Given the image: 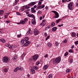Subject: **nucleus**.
Here are the masks:
<instances>
[{
  "label": "nucleus",
  "mask_w": 78,
  "mask_h": 78,
  "mask_svg": "<svg viewBox=\"0 0 78 78\" xmlns=\"http://www.w3.org/2000/svg\"><path fill=\"white\" fill-rule=\"evenodd\" d=\"M36 3V2H32L29 4L28 5L25 6L24 7L26 9H29L30 8V6H33V5H35Z\"/></svg>",
  "instance_id": "3"
},
{
  "label": "nucleus",
  "mask_w": 78,
  "mask_h": 78,
  "mask_svg": "<svg viewBox=\"0 0 78 78\" xmlns=\"http://www.w3.org/2000/svg\"><path fill=\"white\" fill-rule=\"evenodd\" d=\"M33 68L35 69V70H38L39 69V68L37 66H33Z\"/></svg>",
  "instance_id": "18"
},
{
  "label": "nucleus",
  "mask_w": 78,
  "mask_h": 78,
  "mask_svg": "<svg viewBox=\"0 0 78 78\" xmlns=\"http://www.w3.org/2000/svg\"><path fill=\"white\" fill-rule=\"evenodd\" d=\"M38 58V55H34L33 57V58L34 61L37 60Z\"/></svg>",
  "instance_id": "7"
},
{
  "label": "nucleus",
  "mask_w": 78,
  "mask_h": 78,
  "mask_svg": "<svg viewBox=\"0 0 78 78\" xmlns=\"http://www.w3.org/2000/svg\"><path fill=\"white\" fill-rule=\"evenodd\" d=\"M3 13H4V11L3 10H0V15H2Z\"/></svg>",
  "instance_id": "23"
},
{
  "label": "nucleus",
  "mask_w": 78,
  "mask_h": 78,
  "mask_svg": "<svg viewBox=\"0 0 78 78\" xmlns=\"http://www.w3.org/2000/svg\"><path fill=\"white\" fill-rule=\"evenodd\" d=\"M31 17L32 18H33V19H35V16H34V15L32 14L31 15Z\"/></svg>",
  "instance_id": "31"
},
{
  "label": "nucleus",
  "mask_w": 78,
  "mask_h": 78,
  "mask_svg": "<svg viewBox=\"0 0 78 78\" xmlns=\"http://www.w3.org/2000/svg\"><path fill=\"white\" fill-rule=\"evenodd\" d=\"M49 78H52L53 76L51 74H49Z\"/></svg>",
  "instance_id": "40"
},
{
  "label": "nucleus",
  "mask_w": 78,
  "mask_h": 78,
  "mask_svg": "<svg viewBox=\"0 0 78 78\" xmlns=\"http://www.w3.org/2000/svg\"><path fill=\"white\" fill-rule=\"evenodd\" d=\"M69 62L71 63H72V62H73V59H70L69 60Z\"/></svg>",
  "instance_id": "50"
},
{
  "label": "nucleus",
  "mask_w": 78,
  "mask_h": 78,
  "mask_svg": "<svg viewBox=\"0 0 78 78\" xmlns=\"http://www.w3.org/2000/svg\"><path fill=\"white\" fill-rule=\"evenodd\" d=\"M69 55V53L67 52H66L64 54V56H67Z\"/></svg>",
  "instance_id": "33"
},
{
  "label": "nucleus",
  "mask_w": 78,
  "mask_h": 78,
  "mask_svg": "<svg viewBox=\"0 0 78 78\" xmlns=\"http://www.w3.org/2000/svg\"><path fill=\"white\" fill-rule=\"evenodd\" d=\"M73 4L72 2H70L68 5V8L70 10H72L73 9Z\"/></svg>",
  "instance_id": "4"
},
{
  "label": "nucleus",
  "mask_w": 78,
  "mask_h": 78,
  "mask_svg": "<svg viewBox=\"0 0 78 78\" xmlns=\"http://www.w3.org/2000/svg\"><path fill=\"white\" fill-rule=\"evenodd\" d=\"M23 68L21 67L20 68H19V70H23Z\"/></svg>",
  "instance_id": "45"
},
{
  "label": "nucleus",
  "mask_w": 78,
  "mask_h": 78,
  "mask_svg": "<svg viewBox=\"0 0 78 78\" xmlns=\"http://www.w3.org/2000/svg\"><path fill=\"white\" fill-rule=\"evenodd\" d=\"M66 1H67V0H62V2H65Z\"/></svg>",
  "instance_id": "61"
},
{
  "label": "nucleus",
  "mask_w": 78,
  "mask_h": 78,
  "mask_svg": "<svg viewBox=\"0 0 78 78\" xmlns=\"http://www.w3.org/2000/svg\"><path fill=\"white\" fill-rule=\"evenodd\" d=\"M62 26H63V24H61V25H58V27H62Z\"/></svg>",
  "instance_id": "60"
},
{
  "label": "nucleus",
  "mask_w": 78,
  "mask_h": 78,
  "mask_svg": "<svg viewBox=\"0 0 78 78\" xmlns=\"http://www.w3.org/2000/svg\"><path fill=\"white\" fill-rule=\"evenodd\" d=\"M27 33L28 34H31V29H30L27 31Z\"/></svg>",
  "instance_id": "24"
},
{
  "label": "nucleus",
  "mask_w": 78,
  "mask_h": 78,
  "mask_svg": "<svg viewBox=\"0 0 78 78\" xmlns=\"http://www.w3.org/2000/svg\"><path fill=\"white\" fill-rule=\"evenodd\" d=\"M40 63V62L38 61L36 62V66H37L38 65H39V64Z\"/></svg>",
  "instance_id": "37"
},
{
  "label": "nucleus",
  "mask_w": 78,
  "mask_h": 78,
  "mask_svg": "<svg viewBox=\"0 0 78 78\" xmlns=\"http://www.w3.org/2000/svg\"><path fill=\"white\" fill-rule=\"evenodd\" d=\"M19 68L18 67H17L14 69V72H16L19 70Z\"/></svg>",
  "instance_id": "16"
},
{
  "label": "nucleus",
  "mask_w": 78,
  "mask_h": 78,
  "mask_svg": "<svg viewBox=\"0 0 78 78\" xmlns=\"http://www.w3.org/2000/svg\"><path fill=\"white\" fill-rule=\"evenodd\" d=\"M76 6V7H78V2H76L75 3Z\"/></svg>",
  "instance_id": "53"
},
{
  "label": "nucleus",
  "mask_w": 78,
  "mask_h": 78,
  "mask_svg": "<svg viewBox=\"0 0 78 78\" xmlns=\"http://www.w3.org/2000/svg\"><path fill=\"white\" fill-rule=\"evenodd\" d=\"M55 25V23L54 22H53L51 24V27H53Z\"/></svg>",
  "instance_id": "39"
},
{
  "label": "nucleus",
  "mask_w": 78,
  "mask_h": 78,
  "mask_svg": "<svg viewBox=\"0 0 78 78\" xmlns=\"http://www.w3.org/2000/svg\"><path fill=\"white\" fill-rule=\"evenodd\" d=\"M48 45L49 47H51V45H52V44L51 43H49L48 44Z\"/></svg>",
  "instance_id": "38"
},
{
  "label": "nucleus",
  "mask_w": 78,
  "mask_h": 78,
  "mask_svg": "<svg viewBox=\"0 0 78 78\" xmlns=\"http://www.w3.org/2000/svg\"><path fill=\"white\" fill-rule=\"evenodd\" d=\"M16 14L17 15H20V13L19 12H17V13H16Z\"/></svg>",
  "instance_id": "64"
},
{
  "label": "nucleus",
  "mask_w": 78,
  "mask_h": 78,
  "mask_svg": "<svg viewBox=\"0 0 78 78\" xmlns=\"http://www.w3.org/2000/svg\"><path fill=\"white\" fill-rule=\"evenodd\" d=\"M27 43L29 44V45H30V44H31V42L30 41H27Z\"/></svg>",
  "instance_id": "54"
},
{
  "label": "nucleus",
  "mask_w": 78,
  "mask_h": 78,
  "mask_svg": "<svg viewBox=\"0 0 78 78\" xmlns=\"http://www.w3.org/2000/svg\"><path fill=\"white\" fill-rule=\"evenodd\" d=\"M40 25H41V26H45V24H44V23H42L40 24Z\"/></svg>",
  "instance_id": "42"
},
{
  "label": "nucleus",
  "mask_w": 78,
  "mask_h": 78,
  "mask_svg": "<svg viewBox=\"0 0 78 78\" xmlns=\"http://www.w3.org/2000/svg\"><path fill=\"white\" fill-rule=\"evenodd\" d=\"M52 12H54V13L55 15V16H54L55 18H58V17H59V15L58 12L55 11H52Z\"/></svg>",
  "instance_id": "5"
},
{
  "label": "nucleus",
  "mask_w": 78,
  "mask_h": 78,
  "mask_svg": "<svg viewBox=\"0 0 78 78\" xmlns=\"http://www.w3.org/2000/svg\"><path fill=\"white\" fill-rule=\"evenodd\" d=\"M32 23L33 25H36V20L35 19H32Z\"/></svg>",
  "instance_id": "11"
},
{
  "label": "nucleus",
  "mask_w": 78,
  "mask_h": 78,
  "mask_svg": "<svg viewBox=\"0 0 78 78\" xmlns=\"http://www.w3.org/2000/svg\"><path fill=\"white\" fill-rule=\"evenodd\" d=\"M74 47V45H73L71 46V48H73Z\"/></svg>",
  "instance_id": "63"
},
{
  "label": "nucleus",
  "mask_w": 78,
  "mask_h": 78,
  "mask_svg": "<svg viewBox=\"0 0 78 78\" xmlns=\"http://www.w3.org/2000/svg\"><path fill=\"white\" fill-rule=\"evenodd\" d=\"M20 22L21 24H24V23H25V22L24 21V20H21L20 21Z\"/></svg>",
  "instance_id": "21"
},
{
  "label": "nucleus",
  "mask_w": 78,
  "mask_h": 78,
  "mask_svg": "<svg viewBox=\"0 0 78 78\" xmlns=\"http://www.w3.org/2000/svg\"><path fill=\"white\" fill-rule=\"evenodd\" d=\"M61 20V19H59L58 20H56V23H58V22H59V21H60Z\"/></svg>",
  "instance_id": "47"
},
{
  "label": "nucleus",
  "mask_w": 78,
  "mask_h": 78,
  "mask_svg": "<svg viewBox=\"0 0 78 78\" xmlns=\"http://www.w3.org/2000/svg\"><path fill=\"white\" fill-rule=\"evenodd\" d=\"M63 43H67V40L66 39L63 41Z\"/></svg>",
  "instance_id": "29"
},
{
  "label": "nucleus",
  "mask_w": 78,
  "mask_h": 78,
  "mask_svg": "<svg viewBox=\"0 0 78 78\" xmlns=\"http://www.w3.org/2000/svg\"><path fill=\"white\" fill-rule=\"evenodd\" d=\"M55 45L58 47L59 45V43H58V42H56L55 44Z\"/></svg>",
  "instance_id": "22"
},
{
  "label": "nucleus",
  "mask_w": 78,
  "mask_h": 78,
  "mask_svg": "<svg viewBox=\"0 0 78 78\" xmlns=\"http://www.w3.org/2000/svg\"><path fill=\"white\" fill-rule=\"evenodd\" d=\"M51 27V26L50 25H48V26L47 27H46V28H45V29H46V30H47L48 29H49V28H50Z\"/></svg>",
  "instance_id": "26"
},
{
  "label": "nucleus",
  "mask_w": 78,
  "mask_h": 78,
  "mask_svg": "<svg viewBox=\"0 0 78 78\" xmlns=\"http://www.w3.org/2000/svg\"><path fill=\"white\" fill-rule=\"evenodd\" d=\"M42 19V16H40V20H41Z\"/></svg>",
  "instance_id": "57"
},
{
  "label": "nucleus",
  "mask_w": 78,
  "mask_h": 78,
  "mask_svg": "<svg viewBox=\"0 0 78 78\" xmlns=\"http://www.w3.org/2000/svg\"><path fill=\"white\" fill-rule=\"evenodd\" d=\"M24 21H27V20H28V18H26L25 19H24Z\"/></svg>",
  "instance_id": "55"
},
{
  "label": "nucleus",
  "mask_w": 78,
  "mask_h": 78,
  "mask_svg": "<svg viewBox=\"0 0 78 78\" xmlns=\"http://www.w3.org/2000/svg\"><path fill=\"white\" fill-rule=\"evenodd\" d=\"M25 7H24V6H23V8L21 9V11H24L25 10Z\"/></svg>",
  "instance_id": "27"
},
{
  "label": "nucleus",
  "mask_w": 78,
  "mask_h": 78,
  "mask_svg": "<svg viewBox=\"0 0 78 78\" xmlns=\"http://www.w3.org/2000/svg\"><path fill=\"white\" fill-rule=\"evenodd\" d=\"M70 72V69H68L66 70L67 73H69Z\"/></svg>",
  "instance_id": "35"
},
{
  "label": "nucleus",
  "mask_w": 78,
  "mask_h": 78,
  "mask_svg": "<svg viewBox=\"0 0 78 78\" xmlns=\"http://www.w3.org/2000/svg\"><path fill=\"white\" fill-rule=\"evenodd\" d=\"M30 70L32 72V73L33 74H34L35 73V70H34V69L32 68L31 69H30Z\"/></svg>",
  "instance_id": "15"
},
{
  "label": "nucleus",
  "mask_w": 78,
  "mask_h": 78,
  "mask_svg": "<svg viewBox=\"0 0 78 78\" xmlns=\"http://www.w3.org/2000/svg\"><path fill=\"white\" fill-rule=\"evenodd\" d=\"M19 0H15V2H14L13 3L14 5H16L17 3L19 2Z\"/></svg>",
  "instance_id": "19"
},
{
  "label": "nucleus",
  "mask_w": 78,
  "mask_h": 78,
  "mask_svg": "<svg viewBox=\"0 0 78 78\" xmlns=\"http://www.w3.org/2000/svg\"><path fill=\"white\" fill-rule=\"evenodd\" d=\"M45 7V5H42L39 6V5H37V9H43Z\"/></svg>",
  "instance_id": "6"
},
{
  "label": "nucleus",
  "mask_w": 78,
  "mask_h": 78,
  "mask_svg": "<svg viewBox=\"0 0 78 78\" xmlns=\"http://www.w3.org/2000/svg\"><path fill=\"white\" fill-rule=\"evenodd\" d=\"M71 36L73 37H75L76 36V34L74 32H72L71 34Z\"/></svg>",
  "instance_id": "10"
},
{
  "label": "nucleus",
  "mask_w": 78,
  "mask_h": 78,
  "mask_svg": "<svg viewBox=\"0 0 78 78\" xmlns=\"http://www.w3.org/2000/svg\"><path fill=\"white\" fill-rule=\"evenodd\" d=\"M25 56V54L24 53L20 57V60L21 61H23V60Z\"/></svg>",
  "instance_id": "8"
},
{
  "label": "nucleus",
  "mask_w": 78,
  "mask_h": 78,
  "mask_svg": "<svg viewBox=\"0 0 78 78\" xmlns=\"http://www.w3.org/2000/svg\"><path fill=\"white\" fill-rule=\"evenodd\" d=\"M44 35L45 36H47V33H45L44 34Z\"/></svg>",
  "instance_id": "62"
},
{
  "label": "nucleus",
  "mask_w": 78,
  "mask_h": 78,
  "mask_svg": "<svg viewBox=\"0 0 78 78\" xmlns=\"http://www.w3.org/2000/svg\"><path fill=\"white\" fill-rule=\"evenodd\" d=\"M61 58L60 56H59L57 58H54L53 60V64H58L61 61Z\"/></svg>",
  "instance_id": "1"
},
{
  "label": "nucleus",
  "mask_w": 78,
  "mask_h": 78,
  "mask_svg": "<svg viewBox=\"0 0 78 78\" xmlns=\"http://www.w3.org/2000/svg\"><path fill=\"white\" fill-rule=\"evenodd\" d=\"M75 44H76V45H77V44H78V41H77L76 42H75Z\"/></svg>",
  "instance_id": "56"
},
{
  "label": "nucleus",
  "mask_w": 78,
  "mask_h": 78,
  "mask_svg": "<svg viewBox=\"0 0 78 78\" xmlns=\"http://www.w3.org/2000/svg\"><path fill=\"white\" fill-rule=\"evenodd\" d=\"M69 53H73V50L70 49L69 50Z\"/></svg>",
  "instance_id": "41"
},
{
  "label": "nucleus",
  "mask_w": 78,
  "mask_h": 78,
  "mask_svg": "<svg viewBox=\"0 0 78 78\" xmlns=\"http://www.w3.org/2000/svg\"><path fill=\"white\" fill-rule=\"evenodd\" d=\"M24 42H25V41H24V40L22 39L21 41L20 44H24Z\"/></svg>",
  "instance_id": "25"
},
{
  "label": "nucleus",
  "mask_w": 78,
  "mask_h": 78,
  "mask_svg": "<svg viewBox=\"0 0 78 78\" xmlns=\"http://www.w3.org/2000/svg\"><path fill=\"white\" fill-rule=\"evenodd\" d=\"M0 41H1L2 43H5L6 42V41L4 39L2 38L0 39Z\"/></svg>",
  "instance_id": "17"
},
{
  "label": "nucleus",
  "mask_w": 78,
  "mask_h": 78,
  "mask_svg": "<svg viewBox=\"0 0 78 78\" xmlns=\"http://www.w3.org/2000/svg\"><path fill=\"white\" fill-rule=\"evenodd\" d=\"M48 57V55L46 54L44 55L45 58H47Z\"/></svg>",
  "instance_id": "58"
},
{
  "label": "nucleus",
  "mask_w": 78,
  "mask_h": 78,
  "mask_svg": "<svg viewBox=\"0 0 78 78\" xmlns=\"http://www.w3.org/2000/svg\"><path fill=\"white\" fill-rule=\"evenodd\" d=\"M10 14V12L7 13L5 14V15L6 16H7L8 15H9V14Z\"/></svg>",
  "instance_id": "46"
},
{
  "label": "nucleus",
  "mask_w": 78,
  "mask_h": 78,
  "mask_svg": "<svg viewBox=\"0 0 78 78\" xmlns=\"http://www.w3.org/2000/svg\"><path fill=\"white\" fill-rule=\"evenodd\" d=\"M27 16L29 17H31V15L30 14H29L27 15Z\"/></svg>",
  "instance_id": "51"
},
{
  "label": "nucleus",
  "mask_w": 78,
  "mask_h": 78,
  "mask_svg": "<svg viewBox=\"0 0 78 78\" xmlns=\"http://www.w3.org/2000/svg\"><path fill=\"white\" fill-rule=\"evenodd\" d=\"M5 46H6V47H9V44H5Z\"/></svg>",
  "instance_id": "52"
},
{
  "label": "nucleus",
  "mask_w": 78,
  "mask_h": 78,
  "mask_svg": "<svg viewBox=\"0 0 78 78\" xmlns=\"http://www.w3.org/2000/svg\"><path fill=\"white\" fill-rule=\"evenodd\" d=\"M56 30H57V27H54L52 29V30L53 31H56Z\"/></svg>",
  "instance_id": "14"
},
{
  "label": "nucleus",
  "mask_w": 78,
  "mask_h": 78,
  "mask_svg": "<svg viewBox=\"0 0 78 78\" xmlns=\"http://www.w3.org/2000/svg\"><path fill=\"white\" fill-rule=\"evenodd\" d=\"M62 26H63V24H61V25H58V27H62Z\"/></svg>",
  "instance_id": "59"
},
{
  "label": "nucleus",
  "mask_w": 78,
  "mask_h": 78,
  "mask_svg": "<svg viewBox=\"0 0 78 78\" xmlns=\"http://www.w3.org/2000/svg\"><path fill=\"white\" fill-rule=\"evenodd\" d=\"M37 13L39 14H41L42 13V12L41 11H38L37 12Z\"/></svg>",
  "instance_id": "43"
},
{
  "label": "nucleus",
  "mask_w": 78,
  "mask_h": 78,
  "mask_svg": "<svg viewBox=\"0 0 78 78\" xmlns=\"http://www.w3.org/2000/svg\"><path fill=\"white\" fill-rule=\"evenodd\" d=\"M14 8L15 9H16V10H17L18 9V8H19V7L18 6H15Z\"/></svg>",
  "instance_id": "34"
},
{
  "label": "nucleus",
  "mask_w": 78,
  "mask_h": 78,
  "mask_svg": "<svg viewBox=\"0 0 78 78\" xmlns=\"http://www.w3.org/2000/svg\"><path fill=\"white\" fill-rule=\"evenodd\" d=\"M38 5H42L41 2V1H40V2H38Z\"/></svg>",
  "instance_id": "49"
},
{
  "label": "nucleus",
  "mask_w": 78,
  "mask_h": 78,
  "mask_svg": "<svg viewBox=\"0 0 78 78\" xmlns=\"http://www.w3.org/2000/svg\"><path fill=\"white\" fill-rule=\"evenodd\" d=\"M31 12H33V13H35L36 12V10H34V8L33 7H32L31 8Z\"/></svg>",
  "instance_id": "12"
},
{
  "label": "nucleus",
  "mask_w": 78,
  "mask_h": 78,
  "mask_svg": "<svg viewBox=\"0 0 78 78\" xmlns=\"http://www.w3.org/2000/svg\"><path fill=\"white\" fill-rule=\"evenodd\" d=\"M39 31L37 30V29H35V30L34 32V35L35 36H36V35H37V34H39Z\"/></svg>",
  "instance_id": "9"
},
{
  "label": "nucleus",
  "mask_w": 78,
  "mask_h": 78,
  "mask_svg": "<svg viewBox=\"0 0 78 78\" xmlns=\"http://www.w3.org/2000/svg\"><path fill=\"white\" fill-rule=\"evenodd\" d=\"M2 61L4 62L8 63V62H9V61H10V58H9V57H8L5 56L4 57L2 58Z\"/></svg>",
  "instance_id": "2"
},
{
  "label": "nucleus",
  "mask_w": 78,
  "mask_h": 78,
  "mask_svg": "<svg viewBox=\"0 0 78 78\" xmlns=\"http://www.w3.org/2000/svg\"><path fill=\"white\" fill-rule=\"evenodd\" d=\"M48 65H45L44 67H43V69L44 70H46V69H47L48 68Z\"/></svg>",
  "instance_id": "13"
},
{
  "label": "nucleus",
  "mask_w": 78,
  "mask_h": 78,
  "mask_svg": "<svg viewBox=\"0 0 78 78\" xmlns=\"http://www.w3.org/2000/svg\"><path fill=\"white\" fill-rule=\"evenodd\" d=\"M4 72H8V69L5 68L4 70Z\"/></svg>",
  "instance_id": "36"
},
{
  "label": "nucleus",
  "mask_w": 78,
  "mask_h": 78,
  "mask_svg": "<svg viewBox=\"0 0 78 78\" xmlns=\"http://www.w3.org/2000/svg\"><path fill=\"white\" fill-rule=\"evenodd\" d=\"M49 38H50V36H48V37L46 38L45 40L47 41Z\"/></svg>",
  "instance_id": "44"
},
{
  "label": "nucleus",
  "mask_w": 78,
  "mask_h": 78,
  "mask_svg": "<svg viewBox=\"0 0 78 78\" xmlns=\"http://www.w3.org/2000/svg\"><path fill=\"white\" fill-rule=\"evenodd\" d=\"M9 48H10V49H12V45H9Z\"/></svg>",
  "instance_id": "30"
},
{
  "label": "nucleus",
  "mask_w": 78,
  "mask_h": 78,
  "mask_svg": "<svg viewBox=\"0 0 78 78\" xmlns=\"http://www.w3.org/2000/svg\"><path fill=\"white\" fill-rule=\"evenodd\" d=\"M24 45H26V46H28V45H29V44H28V42H27V41H26V43L24 44Z\"/></svg>",
  "instance_id": "32"
},
{
  "label": "nucleus",
  "mask_w": 78,
  "mask_h": 78,
  "mask_svg": "<svg viewBox=\"0 0 78 78\" xmlns=\"http://www.w3.org/2000/svg\"><path fill=\"white\" fill-rule=\"evenodd\" d=\"M10 21H9V20H6V23H10Z\"/></svg>",
  "instance_id": "48"
},
{
  "label": "nucleus",
  "mask_w": 78,
  "mask_h": 78,
  "mask_svg": "<svg viewBox=\"0 0 78 78\" xmlns=\"http://www.w3.org/2000/svg\"><path fill=\"white\" fill-rule=\"evenodd\" d=\"M13 60H16V59H17V57L16 56H14L13 58Z\"/></svg>",
  "instance_id": "28"
},
{
  "label": "nucleus",
  "mask_w": 78,
  "mask_h": 78,
  "mask_svg": "<svg viewBox=\"0 0 78 78\" xmlns=\"http://www.w3.org/2000/svg\"><path fill=\"white\" fill-rule=\"evenodd\" d=\"M28 37H26L25 38L24 41L25 42H27V41H28Z\"/></svg>",
  "instance_id": "20"
}]
</instances>
